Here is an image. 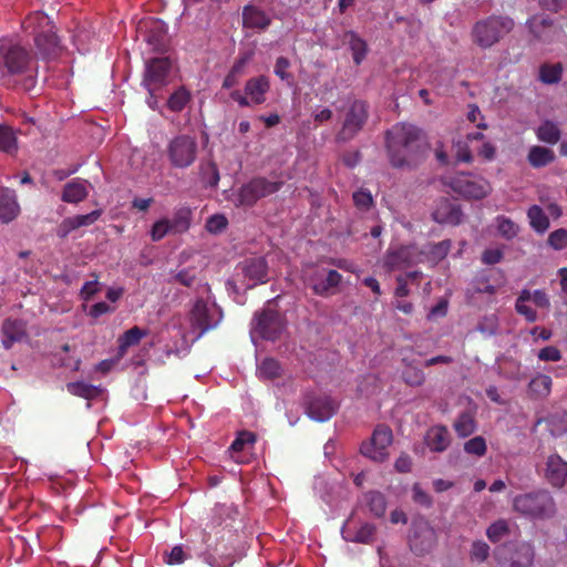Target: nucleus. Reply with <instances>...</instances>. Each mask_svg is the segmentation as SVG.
I'll return each instance as SVG.
<instances>
[{
    "label": "nucleus",
    "instance_id": "nucleus-41",
    "mask_svg": "<svg viewBox=\"0 0 567 567\" xmlns=\"http://www.w3.org/2000/svg\"><path fill=\"white\" fill-rule=\"evenodd\" d=\"M18 148L17 134L8 125L0 124V151L13 153Z\"/></svg>",
    "mask_w": 567,
    "mask_h": 567
},
{
    "label": "nucleus",
    "instance_id": "nucleus-52",
    "mask_svg": "<svg viewBox=\"0 0 567 567\" xmlns=\"http://www.w3.org/2000/svg\"><path fill=\"white\" fill-rule=\"evenodd\" d=\"M95 42V39L91 35V33L84 29L78 31L76 34L73 35V44L76 47L78 51L81 53H85L90 50V45Z\"/></svg>",
    "mask_w": 567,
    "mask_h": 567
},
{
    "label": "nucleus",
    "instance_id": "nucleus-16",
    "mask_svg": "<svg viewBox=\"0 0 567 567\" xmlns=\"http://www.w3.org/2000/svg\"><path fill=\"white\" fill-rule=\"evenodd\" d=\"M422 260V254L417 252L414 246H404L389 249L383 259V267L391 272L405 269Z\"/></svg>",
    "mask_w": 567,
    "mask_h": 567
},
{
    "label": "nucleus",
    "instance_id": "nucleus-8",
    "mask_svg": "<svg viewBox=\"0 0 567 567\" xmlns=\"http://www.w3.org/2000/svg\"><path fill=\"white\" fill-rule=\"evenodd\" d=\"M281 183L269 181L264 177L254 178L243 185L237 193H233L227 198L237 207L252 206L262 197L276 193L280 188Z\"/></svg>",
    "mask_w": 567,
    "mask_h": 567
},
{
    "label": "nucleus",
    "instance_id": "nucleus-39",
    "mask_svg": "<svg viewBox=\"0 0 567 567\" xmlns=\"http://www.w3.org/2000/svg\"><path fill=\"white\" fill-rule=\"evenodd\" d=\"M190 92L184 86L175 90L167 101V106L173 112H181L190 101Z\"/></svg>",
    "mask_w": 567,
    "mask_h": 567
},
{
    "label": "nucleus",
    "instance_id": "nucleus-10",
    "mask_svg": "<svg viewBox=\"0 0 567 567\" xmlns=\"http://www.w3.org/2000/svg\"><path fill=\"white\" fill-rule=\"evenodd\" d=\"M29 53L17 41L0 39V71L4 74H22L29 65Z\"/></svg>",
    "mask_w": 567,
    "mask_h": 567
},
{
    "label": "nucleus",
    "instance_id": "nucleus-56",
    "mask_svg": "<svg viewBox=\"0 0 567 567\" xmlns=\"http://www.w3.org/2000/svg\"><path fill=\"white\" fill-rule=\"evenodd\" d=\"M228 225L227 218L221 214L210 216L206 221V229L212 234L221 233Z\"/></svg>",
    "mask_w": 567,
    "mask_h": 567
},
{
    "label": "nucleus",
    "instance_id": "nucleus-5",
    "mask_svg": "<svg viewBox=\"0 0 567 567\" xmlns=\"http://www.w3.org/2000/svg\"><path fill=\"white\" fill-rule=\"evenodd\" d=\"M284 329L285 321L271 300L266 303L260 312L255 315L250 327V339L255 344L260 339L275 340Z\"/></svg>",
    "mask_w": 567,
    "mask_h": 567
},
{
    "label": "nucleus",
    "instance_id": "nucleus-13",
    "mask_svg": "<svg viewBox=\"0 0 567 567\" xmlns=\"http://www.w3.org/2000/svg\"><path fill=\"white\" fill-rule=\"evenodd\" d=\"M173 70V62L168 58H154L146 62L143 79L144 87L152 93L166 85Z\"/></svg>",
    "mask_w": 567,
    "mask_h": 567
},
{
    "label": "nucleus",
    "instance_id": "nucleus-61",
    "mask_svg": "<svg viewBox=\"0 0 567 567\" xmlns=\"http://www.w3.org/2000/svg\"><path fill=\"white\" fill-rule=\"evenodd\" d=\"M548 244L556 250L567 246V230L564 228L553 231L548 237Z\"/></svg>",
    "mask_w": 567,
    "mask_h": 567
},
{
    "label": "nucleus",
    "instance_id": "nucleus-29",
    "mask_svg": "<svg viewBox=\"0 0 567 567\" xmlns=\"http://www.w3.org/2000/svg\"><path fill=\"white\" fill-rule=\"evenodd\" d=\"M425 443L433 452H443L450 445V434L444 426H433L425 435Z\"/></svg>",
    "mask_w": 567,
    "mask_h": 567
},
{
    "label": "nucleus",
    "instance_id": "nucleus-23",
    "mask_svg": "<svg viewBox=\"0 0 567 567\" xmlns=\"http://www.w3.org/2000/svg\"><path fill=\"white\" fill-rule=\"evenodd\" d=\"M20 214L16 193L9 188L0 189V221L9 224Z\"/></svg>",
    "mask_w": 567,
    "mask_h": 567
},
{
    "label": "nucleus",
    "instance_id": "nucleus-28",
    "mask_svg": "<svg viewBox=\"0 0 567 567\" xmlns=\"http://www.w3.org/2000/svg\"><path fill=\"white\" fill-rule=\"evenodd\" d=\"M269 90V80L265 75L252 78L245 85V93L254 104L265 102V94Z\"/></svg>",
    "mask_w": 567,
    "mask_h": 567
},
{
    "label": "nucleus",
    "instance_id": "nucleus-17",
    "mask_svg": "<svg viewBox=\"0 0 567 567\" xmlns=\"http://www.w3.org/2000/svg\"><path fill=\"white\" fill-rule=\"evenodd\" d=\"M367 118V107L361 101H354L348 109L342 128L338 135L341 141L353 137Z\"/></svg>",
    "mask_w": 567,
    "mask_h": 567
},
{
    "label": "nucleus",
    "instance_id": "nucleus-62",
    "mask_svg": "<svg viewBox=\"0 0 567 567\" xmlns=\"http://www.w3.org/2000/svg\"><path fill=\"white\" fill-rule=\"evenodd\" d=\"M488 554H489V547L486 543L475 542L472 545V549H471L472 560L477 561V563H483L488 557Z\"/></svg>",
    "mask_w": 567,
    "mask_h": 567
},
{
    "label": "nucleus",
    "instance_id": "nucleus-53",
    "mask_svg": "<svg viewBox=\"0 0 567 567\" xmlns=\"http://www.w3.org/2000/svg\"><path fill=\"white\" fill-rule=\"evenodd\" d=\"M507 533L508 525L504 519L493 523L486 530V535L491 542L501 540Z\"/></svg>",
    "mask_w": 567,
    "mask_h": 567
},
{
    "label": "nucleus",
    "instance_id": "nucleus-57",
    "mask_svg": "<svg viewBox=\"0 0 567 567\" xmlns=\"http://www.w3.org/2000/svg\"><path fill=\"white\" fill-rule=\"evenodd\" d=\"M477 142L481 143L480 146L474 147L477 156L482 157L485 161H493L496 155V147L494 146V144L489 141H486L485 137L483 140H478Z\"/></svg>",
    "mask_w": 567,
    "mask_h": 567
},
{
    "label": "nucleus",
    "instance_id": "nucleus-21",
    "mask_svg": "<svg viewBox=\"0 0 567 567\" xmlns=\"http://www.w3.org/2000/svg\"><path fill=\"white\" fill-rule=\"evenodd\" d=\"M528 23L534 35L543 42H551L560 34V30L543 16L533 17Z\"/></svg>",
    "mask_w": 567,
    "mask_h": 567
},
{
    "label": "nucleus",
    "instance_id": "nucleus-3",
    "mask_svg": "<svg viewBox=\"0 0 567 567\" xmlns=\"http://www.w3.org/2000/svg\"><path fill=\"white\" fill-rule=\"evenodd\" d=\"M223 318L221 310L207 293L206 298L197 299L185 319L187 326L181 324L183 337L199 339L206 331L218 326Z\"/></svg>",
    "mask_w": 567,
    "mask_h": 567
},
{
    "label": "nucleus",
    "instance_id": "nucleus-33",
    "mask_svg": "<svg viewBox=\"0 0 567 567\" xmlns=\"http://www.w3.org/2000/svg\"><path fill=\"white\" fill-rule=\"evenodd\" d=\"M421 536L422 540L419 542V535L415 532L410 539V546L412 550L416 553H423L425 550H429L434 542V532L432 528L427 526V524L421 526Z\"/></svg>",
    "mask_w": 567,
    "mask_h": 567
},
{
    "label": "nucleus",
    "instance_id": "nucleus-6",
    "mask_svg": "<svg viewBox=\"0 0 567 567\" xmlns=\"http://www.w3.org/2000/svg\"><path fill=\"white\" fill-rule=\"evenodd\" d=\"M301 278L318 296L334 293L342 281V276L337 270L317 264L305 265L301 270Z\"/></svg>",
    "mask_w": 567,
    "mask_h": 567
},
{
    "label": "nucleus",
    "instance_id": "nucleus-1",
    "mask_svg": "<svg viewBox=\"0 0 567 567\" xmlns=\"http://www.w3.org/2000/svg\"><path fill=\"white\" fill-rule=\"evenodd\" d=\"M386 146L390 162L398 168L415 166L429 151L422 131L405 123L396 124L388 132Z\"/></svg>",
    "mask_w": 567,
    "mask_h": 567
},
{
    "label": "nucleus",
    "instance_id": "nucleus-11",
    "mask_svg": "<svg viewBox=\"0 0 567 567\" xmlns=\"http://www.w3.org/2000/svg\"><path fill=\"white\" fill-rule=\"evenodd\" d=\"M269 269L264 257H248L240 261L235 269V279L247 289L266 284Z\"/></svg>",
    "mask_w": 567,
    "mask_h": 567
},
{
    "label": "nucleus",
    "instance_id": "nucleus-12",
    "mask_svg": "<svg viewBox=\"0 0 567 567\" xmlns=\"http://www.w3.org/2000/svg\"><path fill=\"white\" fill-rule=\"evenodd\" d=\"M197 155V143L193 137L181 135L167 145V156L171 164L177 168L190 166Z\"/></svg>",
    "mask_w": 567,
    "mask_h": 567
},
{
    "label": "nucleus",
    "instance_id": "nucleus-63",
    "mask_svg": "<svg viewBox=\"0 0 567 567\" xmlns=\"http://www.w3.org/2000/svg\"><path fill=\"white\" fill-rule=\"evenodd\" d=\"M528 301L536 308L548 309L550 306L549 299L543 290H528Z\"/></svg>",
    "mask_w": 567,
    "mask_h": 567
},
{
    "label": "nucleus",
    "instance_id": "nucleus-14",
    "mask_svg": "<svg viewBox=\"0 0 567 567\" xmlns=\"http://www.w3.org/2000/svg\"><path fill=\"white\" fill-rule=\"evenodd\" d=\"M495 558L502 567H532L534 550L527 543L504 546L496 550Z\"/></svg>",
    "mask_w": 567,
    "mask_h": 567
},
{
    "label": "nucleus",
    "instance_id": "nucleus-54",
    "mask_svg": "<svg viewBox=\"0 0 567 567\" xmlns=\"http://www.w3.org/2000/svg\"><path fill=\"white\" fill-rule=\"evenodd\" d=\"M497 329L498 318L495 315L484 317L477 326V330L486 337L494 336Z\"/></svg>",
    "mask_w": 567,
    "mask_h": 567
},
{
    "label": "nucleus",
    "instance_id": "nucleus-26",
    "mask_svg": "<svg viewBox=\"0 0 567 567\" xmlns=\"http://www.w3.org/2000/svg\"><path fill=\"white\" fill-rule=\"evenodd\" d=\"M373 534L374 527L368 523L358 527L353 520H349L342 528V536L347 542L369 543Z\"/></svg>",
    "mask_w": 567,
    "mask_h": 567
},
{
    "label": "nucleus",
    "instance_id": "nucleus-49",
    "mask_svg": "<svg viewBox=\"0 0 567 567\" xmlns=\"http://www.w3.org/2000/svg\"><path fill=\"white\" fill-rule=\"evenodd\" d=\"M529 388L537 395H547L550 392L551 379L548 375L538 374L530 381Z\"/></svg>",
    "mask_w": 567,
    "mask_h": 567
},
{
    "label": "nucleus",
    "instance_id": "nucleus-43",
    "mask_svg": "<svg viewBox=\"0 0 567 567\" xmlns=\"http://www.w3.org/2000/svg\"><path fill=\"white\" fill-rule=\"evenodd\" d=\"M533 306L534 305L528 301V290H523L516 300V311L524 316L527 321L534 322L537 320V313Z\"/></svg>",
    "mask_w": 567,
    "mask_h": 567
},
{
    "label": "nucleus",
    "instance_id": "nucleus-58",
    "mask_svg": "<svg viewBox=\"0 0 567 567\" xmlns=\"http://www.w3.org/2000/svg\"><path fill=\"white\" fill-rule=\"evenodd\" d=\"M248 56L247 58H244V59H240L231 69V71L229 72V74L225 78L224 80V87L226 89H230L233 87L234 85L237 84V80H238V76L240 75L246 62L248 61Z\"/></svg>",
    "mask_w": 567,
    "mask_h": 567
},
{
    "label": "nucleus",
    "instance_id": "nucleus-64",
    "mask_svg": "<svg viewBox=\"0 0 567 567\" xmlns=\"http://www.w3.org/2000/svg\"><path fill=\"white\" fill-rule=\"evenodd\" d=\"M353 202L358 208L368 209L372 205L373 199L370 192L359 189L353 194Z\"/></svg>",
    "mask_w": 567,
    "mask_h": 567
},
{
    "label": "nucleus",
    "instance_id": "nucleus-44",
    "mask_svg": "<svg viewBox=\"0 0 567 567\" xmlns=\"http://www.w3.org/2000/svg\"><path fill=\"white\" fill-rule=\"evenodd\" d=\"M495 226L501 236L506 239H512L518 234V225L515 224L512 219L505 216H497L495 218Z\"/></svg>",
    "mask_w": 567,
    "mask_h": 567
},
{
    "label": "nucleus",
    "instance_id": "nucleus-31",
    "mask_svg": "<svg viewBox=\"0 0 567 567\" xmlns=\"http://www.w3.org/2000/svg\"><path fill=\"white\" fill-rule=\"evenodd\" d=\"M89 186L86 181L73 179L64 186L62 199L66 203L76 204L87 196Z\"/></svg>",
    "mask_w": 567,
    "mask_h": 567
},
{
    "label": "nucleus",
    "instance_id": "nucleus-35",
    "mask_svg": "<svg viewBox=\"0 0 567 567\" xmlns=\"http://www.w3.org/2000/svg\"><path fill=\"white\" fill-rule=\"evenodd\" d=\"M536 135L539 141L554 145L560 138V130L556 123L545 121L537 127Z\"/></svg>",
    "mask_w": 567,
    "mask_h": 567
},
{
    "label": "nucleus",
    "instance_id": "nucleus-40",
    "mask_svg": "<svg viewBox=\"0 0 567 567\" xmlns=\"http://www.w3.org/2000/svg\"><path fill=\"white\" fill-rule=\"evenodd\" d=\"M145 336H147V332L138 327L128 329L118 339L120 351L124 353L127 348L137 344Z\"/></svg>",
    "mask_w": 567,
    "mask_h": 567
},
{
    "label": "nucleus",
    "instance_id": "nucleus-46",
    "mask_svg": "<svg viewBox=\"0 0 567 567\" xmlns=\"http://www.w3.org/2000/svg\"><path fill=\"white\" fill-rule=\"evenodd\" d=\"M561 65L557 64H545L540 68L539 78L544 83L551 84L556 83L561 78Z\"/></svg>",
    "mask_w": 567,
    "mask_h": 567
},
{
    "label": "nucleus",
    "instance_id": "nucleus-20",
    "mask_svg": "<svg viewBox=\"0 0 567 567\" xmlns=\"http://www.w3.org/2000/svg\"><path fill=\"white\" fill-rule=\"evenodd\" d=\"M484 134L482 132L468 133L464 140L458 138L453 141V152L457 162L471 163L473 162V150L474 143L478 140H483Z\"/></svg>",
    "mask_w": 567,
    "mask_h": 567
},
{
    "label": "nucleus",
    "instance_id": "nucleus-24",
    "mask_svg": "<svg viewBox=\"0 0 567 567\" xmlns=\"http://www.w3.org/2000/svg\"><path fill=\"white\" fill-rule=\"evenodd\" d=\"M100 216L101 210H93L85 215H76L73 217L65 218L58 227L56 234L59 237L64 238L71 231L80 227L92 225L100 218Z\"/></svg>",
    "mask_w": 567,
    "mask_h": 567
},
{
    "label": "nucleus",
    "instance_id": "nucleus-45",
    "mask_svg": "<svg viewBox=\"0 0 567 567\" xmlns=\"http://www.w3.org/2000/svg\"><path fill=\"white\" fill-rule=\"evenodd\" d=\"M281 368L279 363L270 358L262 360L257 368L259 378L271 380L280 374Z\"/></svg>",
    "mask_w": 567,
    "mask_h": 567
},
{
    "label": "nucleus",
    "instance_id": "nucleus-36",
    "mask_svg": "<svg viewBox=\"0 0 567 567\" xmlns=\"http://www.w3.org/2000/svg\"><path fill=\"white\" fill-rule=\"evenodd\" d=\"M527 217L529 219L530 227L535 231L544 234L549 228V219L539 206L533 205L529 207Z\"/></svg>",
    "mask_w": 567,
    "mask_h": 567
},
{
    "label": "nucleus",
    "instance_id": "nucleus-59",
    "mask_svg": "<svg viewBox=\"0 0 567 567\" xmlns=\"http://www.w3.org/2000/svg\"><path fill=\"white\" fill-rule=\"evenodd\" d=\"M464 450L468 454H474V455H477V456H482L486 452L485 440L483 437H481V436L473 437V439L468 440L465 443Z\"/></svg>",
    "mask_w": 567,
    "mask_h": 567
},
{
    "label": "nucleus",
    "instance_id": "nucleus-50",
    "mask_svg": "<svg viewBox=\"0 0 567 567\" xmlns=\"http://www.w3.org/2000/svg\"><path fill=\"white\" fill-rule=\"evenodd\" d=\"M368 505L370 511L375 516H382L385 512V498L379 492H371L367 495Z\"/></svg>",
    "mask_w": 567,
    "mask_h": 567
},
{
    "label": "nucleus",
    "instance_id": "nucleus-9",
    "mask_svg": "<svg viewBox=\"0 0 567 567\" xmlns=\"http://www.w3.org/2000/svg\"><path fill=\"white\" fill-rule=\"evenodd\" d=\"M444 183L456 194L471 199H482L492 192L491 183L474 174H457L446 177Z\"/></svg>",
    "mask_w": 567,
    "mask_h": 567
},
{
    "label": "nucleus",
    "instance_id": "nucleus-22",
    "mask_svg": "<svg viewBox=\"0 0 567 567\" xmlns=\"http://www.w3.org/2000/svg\"><path fill=\"white\" fill-rule=\"evenodd\" d=\"M137 31L143 34L144 39L147 43L153 45L154 48H159L163 45L165 40V24L158 20H146L138 24Z\"/></svg>",
    "mask_w": 567,
    "mask_h": 567
},
{
    "label": "nucleus",
    "instance_id": "nucleus-51",
    "mask_svg": "<svg viewBox=\"0 0 567 567\" xmlns=\"http://www.w3.org/2000/svg\"><path fill=\"white\" fill-rule=\"evenodd\" d=\"M454 429L456 433L462 437L471 435L475 429L473 417L470 414H462L456 420Z\"/></svg>",
    "mask_w": 567,
    "mask_h": 567
},
{
    "label": "nucleus",
    "instance_id": "nucleus-47",
    "mask_svg": "<svg viewBox=\"0 0 567 567\" xmlns=\"http://www.w3.org/2000/svg\"><path fill=\"white\" fill-rule=\"evenodd\" d=\"M168 234H174L171 219L168 218H161L152 226L151 237L154 241L163 239Z\"/></svg>",
    "mask_w": 567,
    "mask_h": 567
},
{
    "label": "nucleus",
    "instance_id": "nucleus-48",
    "mask_svg": "<svg viewBox=\"0 0 567 567\" xmlns=\"http://www.w3.org/2000/svg\"><path fill=\"white\" fill-rule=\"evenodd\" d=\"M549 432L553 436L567 433V413L556 414L548 419Z\"/></svg>",
    "mask_w": 567,
    "mask_h": 567
},
{
    "label": "nucleus",
    "instance_id": "nucleus-34",
    "mask_svg": "<svg viewBox=\"0 0 567 567\" xmlns=\"http://www.w3.org/2000/svg\"><path fill=\"white\" fill-rule=\"evenodd\" d=\"M344 37L352 52L354 63L360 64L368 52L365 41L353 31L347 32Z\"/></svg>",
    "mask_w": 567,
    "mask_h": 567
},
{
    "label": "nucleus",
    "instance_id": "nucleus-15",
    "mask_svg": "<svg viewBox=\"0 0 567 567\" xmlns=\"http://www.w3.org/2000/svg\"><path fill=\"white\" fill-rule=\"evenodd\" d=\"M392 431L386 426H378L371 439L361 444L362 455L375 462H383L389 453L388 449L392 443Z\"/></svg>",
    "mask_w": 567,
    "mask_h": 567
},
{
    "label": "nucleus",
    "instance_id": "nucleus-60",
    "mask_svg": "<svg viewBox=\"0 0 567 567\" xmlns=\"http://www.w3.org/2000/svg\"><path fill=\"white\" fill-rule=\"evenodd\" d=\"M420 275L419 271H412L406 274L405 276H399L396 278L398 286L395 288L394 295L396 298H403L409 295L408 289V279H415Z\"/></svg>",
    "mask_w": 567,
    "mask_h": 567
},
{
    "label": "nucleus",
    "instance_id": "nucleus-30",
    "mask_svg": "<svg viewBox=\"0 0 567 567\" xmlns=\"http://www.w3.org/2000/svg\"><path fill=\"white\" fill-rule=\"evenodd\" d=\"M2 344L6 349H10L14 342L21 341L25 336L24 324L20 320L8 319L2 326Z\"/></svg>",
    "mask_w": 567,
    "mask_h": 567
},
{
    "label": "nucleus",
    "instance_id": "nucleus-18",
    "mask_svg": "<svg viewBox=\"0 0 567 567\" xmlns=\"http://www.w3.org/2000/svg\"><path fill=\"white\" fill-rule=\"evenodd\" d=\"M337 410V403L329 396H318L307 403V414L311 420L324 422Z\"/></svg>",
    "mask_w": 567,
    "mask_h": 567
},
{
    "label": "nucleus",
    "instance_id": "nucleus-42",
    "mask_svg": "<svg viewBox=\"0 0 567 567\" xmlns=\"http://www.w3.org/2000/svg\"><path fill=\"white\" fill-rule=\"evenodd\" d=\"M192 210L187 207H182L174 213L171 225L174 234L184 233L190 226Z\"/></svg>",
    "mask_w": 567,
    "mask_h": 567
},
{
    "label": "nucleus",
    "instance_id": "nucleus-38",
    "mask_svg": "<svg viewBox=\"0 0 567 567\" xmlns=\"http://www.w3.org/2000/svg\"><path fill=\"white\" fill-rule=\"evenodd\" d=\"M255 441L256 436L254 433L248 431L240 432L236 440L230 445L233 458L238 463L243 462L240 457L236 456V453L249 450L254 445Z\"/></svg>",
    "mask_w": 567,
    "mask_h": 567
},
{
    "label": "nucleus",
    "instance_id": "nucleus-32",
    "mask_svg": "<svg viewBox=\"0 0 567 567\" xmlns=\"http://www.w3.org/2000/svg\"><path fill=\"white\" fill-rule=\"evenodd\" d=\"M68 391L75 396L85 400H93L103 394V389L83 381L70 382L66 384Z\"/></svg>",
    "mask_w": 567,
    "mask_h": 567
},
{
    "label": "nucleus",
    "instance_id": "nucleus-27",
    "mask_svg": "<svg viewBox=\"0 0 567 567\" xmlns=\"http://www.w3.org/2000/svg\"><path fill=\"white\" fill-rule=\"evenodd\" d=\"M243 21L246 28L264 30L270 24L269 16L261 9L247 6L243 11Z\"/></svg>",
    "mask_w": 567,
    "mask_h": 567
},
{
    "label": "nucleus",
    "instance_id": "nucleus-37",
    "mask_svg": "<svg viewBox=\"0 0 567 567\" xmlns=\"http://www.w3.org/2000/svg\"><path fill=\"white\" fill-rule=\"evenodd\" d=\"M555 158L554 152L543 146H533L528 153V161L533 167H543Z\"/></svg>",
    "mask_w": 567,
    "mask_h": 567
},
{
    "label": "nucleus",
    "instance_id": "nucleus-7",
    "mask_svg": "<svg viewBox=\"0 0 567 567\" xmlns=\"http://www.w3.org/2000/svg\"><path fill=\"white\" fill-rule=\"evenodd\" d=\"M514 28V21L507 17H488L476 22L472 35L474 42L482 48H489L497 43Z\"/></svg>",
    "mask_w": 567,
    "mask_h": 567
},
{
    "label": "nucleus",
    "instance_id": "nucleus-2",
    "mask_svg": "<svg viewBox=\"0 0 567 567\" xmlns=\"http://www.w3.org/2000/svg\"><path fill=\"white\" fill-rule=\"evenodd\" d=\"M22 29L27 34L33 37L35 48L42 56L55 55L61 50L55 27L44 12H31L23 20Z\"/></svg>",
    "mask_w": 567,
    "mask_h": 567
},
{
    "label": "nucleus",
    "instance_id": "nucleus-19",
    "mask_svg": "<svg viewBox=\"0 0 567 567\" xmlns=\"http://www.w3.org/2000/svg\"><path fill=\"white\" fill-rule=\"evenodd\" d=\"M545 476L549 484L560 488L567 478V462L558 455H550L546 462Z\"/></svg>",
    "mask_w": 567,
    "mask_h": 567
},
{
    "label": "nucleus",
    "instance_id": "nucleus-55",
    "mask_svg": "<svg viewBox=\"0 0 567 567\" xmlns=\"http://www.w3.org/2000/svg\"><path fill=\"white\" fill-rule=\"evenodd\" d=\"M403 380L406 384L412 386H419L423 384L424 382V373L422 370L414 368V367H408L403 373H402Z\"/></svg>",
    "mask_w": 567,
    "mask_h": 567
},
{
    "label": "nucleus",
    "instance_id": "nucleus-4",
    "mask_svg": "<svg viewBox=\"0 0 567 567\" xmlns=\"http://www.w3.org/2000/svg\"><path fill=\"white\" fill-rule=\"evenodd\" d=\"M513 508L519 515L533 520L551 518L556 513V503L548 491L517 495L513 498Z\"/></svg>",
    "mask_w": 567,
    "mask_h": 567
},
{
    "label": "nucleus",
    "instance_id": "nucleus-25",
    "mask_svg": "<svg viewBox=\"0 0 567 567\" xmlns=\"http://www.w3.org/2000/svg\"><path fill=\"white\" fill-rule=\"evenodd\" d=\"M432 217L440 224L457 225L462 220V212L450 200L444 199L437 203Z\"/></svg>",
    "mask_w": 567,
    "mask_h": 567
}]
</instances>
